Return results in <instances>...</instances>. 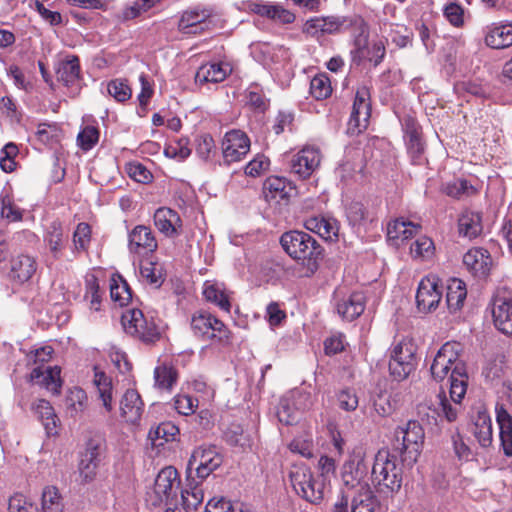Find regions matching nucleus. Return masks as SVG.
<instances>
[{
    "label": "nucleus",
    "mask_w": 512,
    "mask_h": 512,
    "mask_svg": "<svg viewBox=\"0 0 512 512\" xmlns=\"http://www.w3.org/2000/svg\"><path fill=\"white\" fill-rule=\"evenodd\" d=\"M463 347L457 341H449L441 346L430 366L434 380L443 381L449 374L451 400H462L467 392L468 374L466 364L460 359Z\"/></svg>",
    "instance_id": "nucleus-1"
},
{
    "label": "nucleus",
    "mask_w": 512,
    "mask_h": 512,
    "mask_svg": "<svg viewBox=\"0 0 512 512\" xmlns=\"http://www.w3.org/2000/svg\"><path fill=\"white\" fill-rule=\"evenodd\" d=\"M280 244L292 259L306 268L308 276L317 271L323 249L310 234L300 230L287 231L281 235Z\"/></svg>",
    "instance_id": "nucleus-2"
},
{
    "label": "nucleus",
    "mask_w": 512,
    "mask_h": 512,
    "mask_svg": "<svg viewBox=\"0 0 512 512\" xmlns=\"http://www.w3.org/2000/svg\"><path fill=\"white\" fill-rule=\"evenodd\" d=\"M402 466L397 456L389 450L377 452L371 469V482L380 494L392 495L398 492L403 480Z\"/></svg>",
    "instance_id": "nucleus-3"
},
{
    "label": "nucleus",
    "mask_w": 512,
    "mask_h": 512,
    "mask_svg": "<svg viewBox=\"0 0 512 512\" xmlns=\"http://www.w3.org/2000/svg\"><path fill=\"white\" fill-rule=\"evenodd\" d=\"M192 334L204 342L227 345L232 339V332L228 326L211 312L199 309L192 313L190 318Z\"/></svg>",
    "instance_id": "nucleus-4"
},
{
    "label": "nucleus",
    "mask_w": 512,
    "mask_h": 512,
    "mask_svg": "<svg viewBox=\"0 0 512 512\" xmlns=\"http://www.w3.org/2000/svg\"><path fill=\"white\" fill-rule=\"evenodd\" d=\"M417 344L410 336L395 338L389 348L388 368L397 381L405 380L416 367Z\"/></svg>",
    "instance_id": "nucleus-5"
},
{
    "label": "nucleus",
    "mask_w": 512,
    "mask_h": 512,
    "mask_svg": "<svg viewBox=\"0 0 512 512\" xmlns=\"http://www.w3.org/2000/svg\"><path fill=\"white\" fill-rule=\"evenodd\" d=\"M424 438L421 424L416 420H409L395 429L394 450L399 453L403 462L414 464L421 454Z\"/></svg>",
    "instance_id": "nucleus-6"
},
{
    "label": "nucleus",
    "mask_w": 512,
    "mask_h": 512,
    "mask_svg": "<svg viewBox=\"0 0 512 512\" xmlns=\"http://www.w3.org/2000/svg\"><path fill=\"white\" fill-rule=\"evenodd\" d=\"M289 479L296 494L306 501L318 504L324 499V479H321V476H315L308 466L304 464L292 466Z\"/></svg>",
    "instance_id": "nucleus-7"
},
{
    "label": "nucleus",
    "mask_w": 512,
    "mask_h": 512,
    "mask_svg": "<svg viewBox=\"0 0 512 512\" xmlns=\"http://www.w3.org/2000/svg\"><path fill=\"white\" fill-rule=\"evenodd\" d=\"M179 485L180 477L174 467L168 466L161 469L153 488L146 494L147 504L153 507L169 504L176 497Z\"/></svg>",
    "instance_id": "nucleus-8"
},
{
    "label": "nucleus",
    "mask_w": 512,
    "mask_h": 512,
    "mask_svg": "<svg viewBox=\"0 0 512 512\" xmlns=\"http://www.w3.org/2000/svg\"><path fill=\"white\" fill-rule=\"evenodd\" d=\"M126 333L144 343H155L161 337L158 326L153 319H147L140 309H129L121 318Z\"/></svg>",
    "instance_id": "nucleus-9"
},
{
    "label": "nucleus",
    "mask_w": 512,
    "mask_h": 512,
    "mask_svg": "<svg viewBox=\"0 0 512 512\" xmlns=\"http://www.w3.org/2000/svg\"><path fill=\"white\" fill-rule=\"evenodd\" d=\"M369 471V462L362 448L354 449L342 468V490H360L369 486L366 477Z\"/></svg>",
    "instance_id": "nucleus-10"
},
{
    "label": "nucleus",
    "mask_w": 512,
    "mask_h": 512,
    "mask_svg": "<svg viewBox=\"0 0 512 512\" xmlns=\"http://www.w3.org/2000/svg\"><path fill=\"white\" fill-rule=\"evenodd\" d=\"M222 462L223 456L216 446H199L192 452L187 470L194 469L197 478L203 482L221 466Z\"/></svg>",
    "instance_id": "nucleus-11"
},
{
    "label": "nucleus",
    "mask_w": 512,
    "mask_h": 512,
    "mask_svg": "<svg viewBox=\"0 0 512 512\" xmlns=\"http://www.w3.org/2000/svg\"><path fill=\"white\" fill-rule=\"evenodd\" d=\"M442 299V284L437 275L430 274L424 277L417 289L416 303L420 312L428 313L439 306Z\"/></svg>",
    "instance_id": "nucleus-12"
},
{
    "label": "nucleus",
    "mask_w": 512,
    "mask_h": 512,
    "mask_svg": "<svg viewBox=\"0 0 512 512\" xmlns=\"http://www.w3.org/2000/svg\"><path fill=\"white\" fill-rule=\"evenodd\" d=\"M128 250L137 256H148L158 249V240L150 226L139 224L128 232Z\"/></svg>",
    "instance_id": "nucleus-13"
},
{
    "label": "nucleus",
    "mask_w": 512,
    "mask_h": 512,
    "mask_svg": "<svg viewBox=\"0 0 512 512\" xmlns=\"http://www.w3.org/2000/svg\"><path fill=\"white\" fill-rule=\"evenodd\" d=\"M101 442L90 438L86 441L84 449L79 453L78 472L82 483L92 482L100 463Z\"/></svg>",
    "instance_id": "nucleus-14"
},
{
    "label": "nucleus",
    "mask_w": 512,
    "mask_h": 512,
    "mask_svg": "<svg viewBox=\"0 0 512 512\" xmlns=\"http://www.w3.org/2000/svg\"><path fill=\"white\" fill-rule=\"evenodd\" d=\"M250 150V139L243 130H228L222 141V155L226 164L242 160Z\"/></svg>",
    "instance_id": "nucleus-15"
},
{
    "label": "nucleus",
    "mask_w": 512,
    "mask_h": 512,
    "mask_svg": "<svg viewBox=\"0 0 512 512\" xmlns=\"http://www.w3.org/2000/svg\"><path fill=\"white\" fill-rule=\"evenodd\" d=\"M371 118V94L366 85L359 86L355 93L351 115L348 121L350 128H368Z\"/></svg>",
    "instance_id": "nucleus-16"
},
{
    "label": "nucleus",
    "mask_w": 512,
    "mask_h": 512,
    "mask_svg": "<svg viewBox=\"0 0 512 512\" xmlns=\"http://www.w3.org/2000/svg\"><path fill=\"white\" fill-rule=\"evenodd\" d=\"M294 193L295 185L285 177L270 176L263 183V195L269 204L287 205Z\"/></svg>",
    "instance_id": "nucleus-17"
},
{
    "label": "nucleus",
    "mask_w": 512,
    "mask_h": 512,
    "mask_svg": "<svg viewBox=\"0 0 512 512\" xmlns=\"http://www.w3.org/2000/svg\"><path fill=\"white\" fill-rule=\"evenodd\" d=\"M153 223L158 232L169 239L177 238L183 232L179 213L169 207L157 208L153 214Z\"/></svg>",
    "instance_id": "nucleus-18"
},
{
    "label": "nucleus",
    "mask_w": 512,
    "mask_h": 512,
    "mask_svg": "<svg viewBox=\"0 0 512 512\" xmlns=\"http://www.w3.org/2000/svg\"><path fill=\"white\" fill-rule=\"evenodd\" d=\"M335 306L338 315L342 319L352 321L364 312L365 296L362 292H353L341 295V291L336 290Z\"/></svg>",
    "instance_id": "nucleus-19"
},
{
    "label": "nucleus",
    "mask_w": 512,
    "mask_h": 512,
    "mask_svg": "<svg viewBox=\"0 0 512 512\" xmlns=\"http://www.w3.org/2000/svg\"><path fill=\"white\" fill-rule=\"evenodd\" d=\"M490 310L496 330L512 338V299L495 297L490 304Z\"/></svg>",
    "instance_id": "nucleus-20"
},
{
    "label": "nucleus",
    "mask_w": 512,
    "mask_h": 512,
    "mask_svg": "<svg viewBox=\"0 0 512 512\" xmlns=\"http://www.w3.org/2000/svg\"><path fill=\"white\" fill-rule=\"evenodd\" d=\"M346 22L347 19L345 17H313L304 23L302 31L310 37L319 38L326 34H335L340 32L346 25Z\"/></svg>",
    "instance_id": "nucleus-21"
},
{
    "label": "nucleus",
    "mask_w": 512,
    "mask_h": 512,
    "mask_svg": "<svg viewBox=\"0 0 512 512\" xmlns=\"http://www.w3.org/2000/svg\"><path fill=\"white\" fill-rule=\"evenodd\" d=\"M320 161V150L315 147L306 146L293 156L291 171L301 179H307L319 167Z\"/></svg>",
    "instance_id": "nucleus-22"
},
{
    "label": "nucleus",
    "mask_w": 512,
    "mask_h": 512,
    "mask_svg": "<svg viewBox=\"0 0 512 512\" xmlns=\"http://www.w3.org/2000/svg\"><path fill=\"white\" fill-rule=\"evenodd\" d=\"M463 264L477 278H486L492 268V257L487 249L474 247L463 256Z\"/></svg>",
    "instance_id": "nucleus-23"
},
{
    "label": "nucleus",
    "mask_w": 512,
    "mask_h": 512,
    "mask_svg": "<svg viewBox=\"0 0 512 512\" xmlns=\"http://www.w3.org/2000/svg\"><path fill=\"white\" fill-rule=\"evenodd\" d=\"M36 259L27 254H19L10 261L9 278L12 282L22 285L28 282L37 271Z\"/></svg>",
    "instance_id": "nucleus-24"
},
{
    "label": "nucleus",
    "mask_w": 512,
    "mask_h": 512,
    "mask_svg": "<svg viewBox=\"0 0 512 512\" xmlns=\"http://www.w3.org/2000/svg\"><path fill=\"white\" fill-rule=\"evenodd\" d=\"M459 236L473 240L483 233V214L471 209L463 210L457 221Z\"/></svg>",
    "instance_id": "nucleus-25"
},
{
    "label": "nucleus",
    "mask_w": 512,
    "mask_h": 512,
    "mask_svg": "<svg viewBox=\"0 0 512 512\" xmlns=\"http://www.w3.org/2000/svg\"><path fill=\"white\" fill-rule=\"evenodd\" d=\"M61 369L58 366H38L32 369L30 379L38 385L50 391L54 395H59L62 387Z\"/></svg>",
    "instance_id": "nucleus-26"
},
{
    "label": "nucleus",
    "mask_w": 512,
    "mask_h": 512,
    "mask_svg": "<svg viewBox=\"0 0 512 512\" xmlns=\"http://www.w3.org/2000/svg\"><path fill=\"white\" fill-rule=\"evenodd\" d=\"M211 17L208 9H193L183 12L178 22V29L184 34H198L207 27V20Z\"/></svg>",
    "instance_id": "nucleus-27"
},
{
    "label": "nucleus",
    "mask_w": 512,
    "mask_h": 512,
    "mask_svg": "<svg viewBox=\"0 0 512 512\" xmlns=\"http://www.w3.org/2000/svg\"><path fill=\"white\" fill-rule=\"evenodd\" d=\"M204 299L218 307L220 310L230 313L232 292L227 290L223 283L205 281L202 291Z\"/></svg>",
    "instance_id": "nucleus-28"
},
{
    "label": "nucleus",
    "mask_w": 512,
    "mask_h": 512,
    "mask_svg": "<svg viewBox=\"0 0 512 512\" xmlns=\"http://www.w3.org/2000/svg\"><path fill=\"white\" fill-rule=\"evenodd\" d=\"M304 227L319 235L325 241H337L339 233L338 221L322 215L312 216L304 221Z\"/></svg>",
    "instance_id": "nucleus-29"
},
{
    "label": "nucleus",
    "mask_w": 512,
    "mask_h": 512,
    "mask_svg": "<svg viewBox=\"0 0 512 512\" xmlns=\"http://www.w3.org/2000/svg\"><path fill=\"white\" fill-rule=\"evenodd\" d=\"M143 409L144 403L140 394L134 389H128L120 401L121 417L129 424H137Z\"/></svg>",
    "instance_id": "nucleus-30"
},
{
    "label": "nucleus",
    "mask_w": 512,
    "mask_h": 512,
    "mask_svg": "<svg viewBox=\"0 0 512 512\" xmlns=\"http://www.w3.org/2000/svg\"><path fill=\"white\" fill-rule=\"evenodd\" d=\"M495 413L501 448L506 457H512V416L503 404H496Z\"/></svg>",
    "instance_id": "nucleus-31"
},
{
    "label": "nucleus",
    "mask_w": 512,
    "mask_h": 512,
    "mask_svg": "<svg viewBox=\"0 0 512 512\" xmlns=\"http://www.w3.org/2000/svg\"><path fill=\"white\" fill-rule=\"evenodd\" d=\"M420 228L421 227L419 225H416L410 221L396 219L388 224V241H390L392 245L400 247L406 241L415 236L419 232Z\"/></svg>",
    "instance_id": "nucleus-32"
},
{
    "label": "nucleus",
    "mask_w": 512,
    "mask_h": 512,
    "mask_svg": "<svg viewBox=\"0 0 512 512\" xmlns=\"http://www.w3.org/2000/svg\"><path fill=\"white\" fill-rule=\"evenodd\" d=\"M31 411L41 421L46 433L56 435L59 418L57 417L52 404L46 399H36L31 404Z\"/></svg>",
    "instance_id": "nucleus-33"
},
{
    "label": "nucleus",
    "mask_w": 512,
    "mask_h": 512,
    "mask_svg": "<svg viewBox=\"0 0 512 512\" xmlns=\"http://www.w3.org/2000/svg\"><path fill=\"white\" fill-rule=\"evenodd\" d=\"M485 43L494 49H504L512 45V23L492 24L487 27Z\"/></svg>",
    "instance_id": "nucleus-34"
},
{
    "label": "nucleus",
    "mask_w": 512,
    "mask_h": 512,
    "mask_svg": "<svg viewBox=\"0 0 512 512\" xmlns=\"http://www.w3.org/2000/svg\"><path fill=\"white\" fill-rule=\"evenodd\" d=\"M231 69L225 63H207L199 67L195 75L197 84L219 83L226 79Z\"/></svg>",
    "instance_id": "nucleus-35"
},
{
    "label": "nucleus",
    "mask_w": 512,
    "mask_h": 512,
    "mask_svg": "<svg viewBox=\"0 0 512 512\" xmlns=\"http://www.w3.org/2000/svg\"><path fill=\"white\" fill-rule=\"evenodd\" d=\"M351 501V512H374L376 498L370 486H362L360 490H344Z\"/></svg>",
    "instance_id": "nucleus-36"
},
{
    "label": "nucleus",
    "mask_w": 512,
    "mask_h": 512,
    "mask_svg": "<svg viewBox=\"0 0 512 512\" xmlns=\"http://www.w3.org/2000/svg\"><path fill=\"white\" fill-rule=\"evenodd\" d=\"M65 412L72 418L82 416L88 407L87 393L80 387L70 388L64 398Z\"/></svg>",
    "instance_id": "nucleus-37"
},
{
    "label": "nucleus",
    "mask_w": 512,
    "mask_h": 512,
    "mask_svg": "<svg viewBox=\"0 0 512 512\" xmlns=\"http://www.w3.org/2000/svg\"><path fill=\"white\" fill-rule=\"evenodd\" d=\"M467 297V288L464 281L452 278L447 284L446 303L451 313L459 311Z\"/></svg>",
    "instance_id": "nucleus-38"
},
{
    "label": "nucleus",
    "mask_w": 512,
    "mask_h": 512,
    "mask_svg": "<svg viewBox=\"0 0 512 512\" xmlns=\"http://www.w3.org/2000/svg\"><path fill=\"white\" fill-rule=\"evenodd\" d=\"M252 11L256 14L270 18L281 24H290L295 21V15L280 5L254 3Z\"/></svg>",
    "instance_id": "nucleus-39"
},
{
    "label": "nucleus",
    "mask_w": 512,
    "mask_h": 512,
    "mask_svg": "<svg viewBox=\"0 0 512 512\" xmlns=\"http://www.w3.org/2000/svg\"><path fill=\"white\" fill-rule=\"evenodd\" d=\"M93 383L97 388L103 407L107 412H111L113 410V388L111 378L108 377L105 372L94 367Z\"/></svg>",
    "instance_id": "nucleus-40"
},
{
    "label": "nucleus",
    "mask_w": 512,
    "mask_h": 512,
    "mask_svg": "<svg viewBox=\"0 0 512 512\" xmlns=\"http://www.w3.org/2000/svg\"><path fill=\"white\" fill-rule=\"evenodd\" d=\"M473 434L480 446L487 448L493 442L492 420L487 412H478L474 421Z\"/></svg>",
    "instance_id": "nucleus-41"
},
{
    "label": "nucleus",
    "mask_w": 512,
    "mask_h": 512,
    "mask_svg": "<svg viewBox=\"0 0 512 512\" xmlns=\"http://www.w3.org/2000/svg\"><path fill=\"white\" fill-rule=\"evenodd\" d=\"M178 380L177 369L169 363H161L154 369L155 386L164 391H171Z\"/></svg>",
    "instance_id": "nucleus-42"
},
{
    "label": "nucleus",
    "mask_w": 512,
    "mask_h": 512,
    "mask_svg": "<svg viewBox=\"0 0 512 512\" xmlns=\"http://www.w3.org/2000/svg\"><path fill=\"white\" fill-rule=\"evenodd\" d=\"M110 296L120 306L127 305L132 299V290L122 275L115 273L110 279Z\"/></svg>",
    "instance_id": "nucleus-43"
},
{
    "label": "nucleus",
    "mask_w": 512,
    "mask_h": 512,
    "mask_svg": "<svg viewBox=\"0 0 512 512\" xmlns=\"http://www.w3.org/2000/svg\"><path fill=\"white\" fill-rule=\"evenodd\" d=\"M84 301L88 303L91 311L98 312L101 310L103 292L100 290L98 278L94 274H88L85 277Z\"/></svg>",
    "instance_id": "nucleus-44"
},
{
    "label": "nucleus",
    "mask_w": 512,
    "mask_h": 512,
    "mask_svg": "<svg viewBox=\"0 0 512 512\" xmlns=\"http://www.w3.org/2000/svg\"><path fill=\"white\" fill-rule=\"evenodd\" d=\"M179 435V428L171 421L160 423L154 429L149 431V439L155 446H163L167 442H172L177 439Z\"/></svg>",
    "instance_id": "nucleus-45"
},
{
    "label": "nucleus",
    "mask_w": 512,
    "mask_h": 512,
    "mask_svg": "<svg viewBox=\"0 0 512 512\" xmlns=\"http://www.w3.org/2000/svg\"><path fill=\"white\" fill-rule=\"evenodd\" d=\"M201 480L199 482L195 479L187 478L186 488L182 491L181 497L183 505L186 510H197L204 500V491L201 487Z\"/></svg>",
    "instance_id": "nucleus-46"
},
{
    "label": "nucleus",
    "mask_w": 512,
    "mask_h": 512,
    "mask_svg": "<svg viewBox=\"0 0 512 512\" xmlns=\"http://www.w3.org/2000/svg\"><path fill=\"white\" fill-rule=\"evenodd\" d=\"M45 242L53 258L59 259L62 256V252L65 248V238L63 234V228L60 223L53 222L49 226L45 236Z\"/></svg>",
    "instance_id": "nucleus-47"
},
{
    "label": "nucleus",
    "mask_w": 512,
    "mask_h": 512,
    "mask_svg": "<svg viewBox=\"0 0 512 512\" xmlns=\"http://www.w3.org/2000/svg\"><path fill=\"white\" fill-rule=\"evenodd\" d=\"M57 79L65 85L73 84L78 80L80 74L79 59L77 56H71L59 64L57 69Z\"/></svg>",
    "instance_id": "nucleus-48"
},
{
    "label": "nucleus",
    "mask_w": 512,
    "mask_h": 512,
    "mask_svg": "<svg viewBox=\"0 0 512 512\" xmlns=\"http://www.w3.org/2000/svg\"><path fill=\"white\" fill-rule=\"evenodd\" d=\"M92 240V228L86 222L79 223L72 236L74 252L77 254L87 253Z\"/></svg>",
    "instance_id": "nucleus-49"
},
{
    "label": "nucleus",
    "mask_w": 512,
    "mask_h": 512,
    "mask_svg": "<svg viewBox=\"0 0 512 512\" xmlns=\"http://www.w3.org/2000/svg\"><path fill=\"white\" fill-rule=\"evenodd\" d=\"M346 217L352 226H365L373 221V215L361 202H352L346 208Z\"/></svg>",
    "instance_id": "nucleus-50"
},
{
    "label": "nucleus",
    "mask_w": 512,
    "mask_h": 512,
    "mask_svg": "<svg viewBox=\"0 0 512 512\" xmlns=\"http://www.w3.org/2000/svg\"><path fill=\"white\" fill-rule=\"evenodd\" d=\"M410 254L415 260H429L435 254L434 242L429 237L421 236L411 244Z\"/></svg>",
    "instance_id": "nucleus-51"
},
{
    "label": "nucleus",
    "mask_w": 512,
    "mask_h": 512,
    "mask_svg": "<svg viewBox=\"0 0 512 512\" xmlns=\"http://www.w3.org/2000/svg\"><path fill=\"white\" fill-rule=\"evenodd\" d=\"M1 211L0 216L8 223L19 222L23 219V210L14 202L12 195L9 193L0 195Z\"/></svg>",
    "instance_id": "nucleus-52"
},
{
    "label": "nucleus",
    "mask_w": 512,
    "mask_h": 512,
    "mask_svg": "<svg viewBox=\"0 0 512 512\" xmlns=\"http://www.w3.org/2000/svg\"><path fill=\"white\" fill-rule=\"evenodd\" d=\"M438 405H437V408H436V412L438 414V416H442L444 417L448 422H454L456 421L457 417H458V412L460 410V403H461V400L459 401H453V403H451L446 395H445V392H440L438 394Z\"/></svg>",
    "instance_id": "nucleus-53"
},
{
    "label": "nucleus",
    "mask_w": 512,
    "mask_h": 512,
    "mask_svg": "<svg viewBox=\"0 0 512 512\" xmlns=\"http://www.w3.org/2000/svg\"><path fill=\"white\" fill-rule=\"evenodd\" d=\"M310 93L317 100L328 98L332 93V86L329 77L320 73L310 81Z\"/></svg>",
    "instance_id": "nucleus-54"
},
{
    "label": "nucleus",
    "mask_w": 512,
    "mask_h": 512,
    "mask_svg": "<svg viewBox=\"0 0 512 512\" xmlns=\"http://www.w3.org/2000/svg\"><path fill=\"white\" fill-rule=\"evenodd\" d=\"M140 274L148 284L156 287H160L164 281L162 270L156 262L142 261L140 263Z\"/></svg>",
    "instance_id": "nucleus-55"
},
{
    "label": "nucleus",
    "mask_w": 512,
    "mask_h": 512,
    "mask_svg": "<svg viewBox=\"0 0 512 512\" xmlns=\"http://www.w3.org/2000/svg\"><path fill=\"white\" fill-rule=\"evenodd\" d=\"M43 512H62L61 496L55 486H47L42 493Z\"/></svg>",
    "instance_id": "nucleus-56"
},
{
    "label": "nucleus",
    "mask_w": 512,
    "mask_h": 512,
    "mask_svg": "<svg viewBox=\"0 0 512 512\" xmlns=\"http://www.w3.org/2000/svg\"><path fill=\"white\" fill-rule=\"evenodd\" d=\"M165 154L180 160L186 159L191 154L189 140L184 137L171 139L165 148Z\"/></svg>",
    "instance_id": "nucleus-57"
},
{
    "label": "nucleus",
    "mask_w": 512,
    "mask_h": 512,
    "mask_svg": "<svg viewBox=\"0 0 512 512\" xmlns=\"http://www.w3.org/2000/svg\"><path fill=\"white\" fill-rule=\"evenodd\" d=\"M204 512H250L243 509V504H233L230 500L221 497L219 499L213 498L208 501Z\"/></svg>",
    "instance_id": "nucleus-58"
},
{
    "label": "nucleus",
    "mask_w": 512,
    "mask_h": 512,
    "mask_svg": "<svg viewBox=\"0 0 512 512\" xmlns=\"http://www.w3.org/2000/svg\"><path fill=\"white\" fill-rule=\"evenodd\" d=\"M504 356H497L489 359L483 367L482 374L487 381L493 382L503 376Z\"/></svg>",
    "instance_id": "nucleus-59"
},
{
    "label": "nucleus",
    "mask_w": 512,
    "mask_h": 512,
    "mask_svg": "<svg viewBox=\"0 0 512 512\" xmlns=\"http://www.w3.org/2000/svg\"><path fill=\"white\" fill-rule=\"evenodd\" d=\"M407 148L413 159H419L425 150L422 130H407Z\"/></svg>",
    "instance_id": "nucleus-60"
},
{
    "label": "nucleus",
    "mask_w": 512,
    "mask_h": 512,
    "mask_svg": "<svg viewBox=\"0 0 512 512\" xmlns=\"http://www.w3.org/2000/svg\"><path fill=\"white\" fill-rule=\"evenodd\" d=\"M336 398L339 408L347 412L355 411L359 405L358 396L355 390L351 388L340 390Z\"/></svg>",
    "instance_id": "nucleus-61"
},
{
    "label": "nucleus",
    "mask_w": 512,
    "mask_h": 512,
    "mask_svg": "<svg viewBox=\"0 0 512 512\" xmlns=\"http://www.w3.org/2000/svg\"><path fill=\"white\" fill-rule=\"evenodd\" d=\"M196 153L204 160H209L216 154V145L211 135L205 133L196 139Z\"/></svg>",
    "instance_id": "nucleus-62"
},
{
    "label": "nucleus",
    "mask_w": 512,
    "mask_h": 512,
    "mask_svg": "<svg viewBox=\"0 0 512 512\" xmlns=\"http://www.w3.org/2000/svg\"><path fill=\"white\" fill-rule=\"evenodd\" d=\"M108 93L119 102L130 99L132 95L131 88L127 81L121 79L111 80L107 86Z\"/></svg>",
    "instance_id": "nucleus-63"
},
{
    "label": "nucleus",
    "mask_w": 512,
    "mask_h": 512,
    "mask_svg": "<svg viewBox=\"0 0 512 512\" xmlns=\"http://www.w3.org/2000/svg\"><path fill=\"white\" fill-rule=\"evenodd\" d=\"M9 512H39L37 505L28 501L22 494H15L8 502Z\"/></svg>",
    "instance_id": "nucleus-64"
}]
</instances>
